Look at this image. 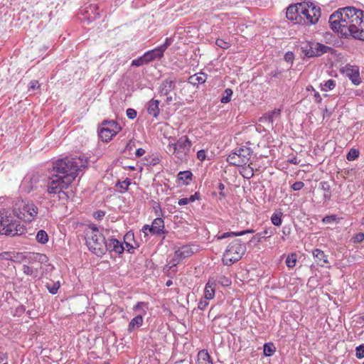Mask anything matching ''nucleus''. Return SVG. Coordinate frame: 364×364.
Returning <instances> with one entry per match:
<instances>
[{
    "label": "nucleus",
    "mask_w": 364,
    "mask_h": 364,
    "mask_svg": "<svg viewBox=\"0 0 364 364\" xmlns=\"http://www.w3.org/2000/svg\"><path fill=\"white\" fill-rule=\"evenodd\" d=\"M87 166V161L78 158H64L53 164L52 177L48 184V193H61L60 198L68 197L63 191L77 176L78 173Z\"/></svg>",
    "instance_id": "obj_1"
},
{
    "label": "nucleus",
    "mask_w": 364,
    "mask_h": 364,
    "mask_svg": "<svg viewBox=\"0 0 364 364\" xmlns=\"http://www.w3.org/2000/svg\"><path fill=\"white\" fill-rule=\"evenodd\" d=\"M331 28L343 36L364 41V11L355 7H344L329 18Z\"/></svg>",
    "instance_id": "obj_2"
},
{
    "label": "nucleus",
    "mask_w": 364,
    "mask_h": 364,
    "mask_svg": "<svg viewBox=\"0 0 364 364\" xmlns=\"http://www.w3.org/2000/svg\"><path fill=\"white\" fill-rule=\"evenodd\" d=\"M16 218L9 210H0V234L14 237L24 233L23 225Z\"/></svg>",
    "instance_id": "obj_3"
},
{
    "label": "nucleus",
    "mask_w": 364,
    "mask_h": 364,
    "mask_svg": "<svg viewBox=\"0 0 364 364\" xmlns=\"http://www.w3.org/2000/svg\"><path fill=\"white\" fill-rule=\"evenodd\" d=\"M11 210L18 219L27 223L34 220L38 213V208L33 201L21 198L13 201Z\"/></svg>",
    "instance_id": "obj_4"
},
{
    "label": "nucleus",
    "mask_w": 364,
    "mask_h": 364,
    "mask_svg": "<svg viewBox=\"0 0 364 364\" xmlns=\"http://www.w3.org/2000/svg\"><path fill=\"white\" fill-rule=\"evenodd\" d=\"M86 245L97 256L107 252L105 235L95 225H90L85 230Z\"/></svg>",
    "instance_id": "obj_5"
},
{
    "label": "nucleus",
    "mask_w": 364,
    "mask_h": 364,
    "mask_svg": "<svg viewBox=\"0 0 364 364\" xmlns=\"http://www.w3.org/2000/svg\"><path fill=\"white\" fill-rule=\"evenodd\" d=\"M245 252V245L242 243L240 240H234L229 244L223 254V264L228 266L232 265L233 263L239 261Z\"/></svg>",
    "instance_id": "obj_6"
},
{
    "label": "nucleus",
    "mask_w": 364,
    "mask_h": 364,
    "mask_svg": "<svg viewBox=\"0 0 364 364\" xmlns=\"http://www.w3.org/2000/svg\"><path fill=\"white\" fill-rule=\"evenodd\" d=\"M300 14L302 22L300 24L314 25L318 23L321 17L320 7L311 1L300 2Z\"/></svg>",
    "instance_id": "obj_7"
},
{
    "label": "nucleus",
    "mask_w": 364,
    "mask_h": 364,
    "mask_svg": "<svg viewBox=\"0 0 364 364\" xmlns=\"http://www.w3.org/2000/svg\"><path fill=\"white\" fill-rule=\"evenodd\" d=\"M192 146L191 141L187 136L180 137L174 144H169L168 146V152L172 153L175 156L183 161L186 160L187 155Z\"/></svg>",
    "instance_id": "obj_8"
},
{
    "label": "nucleus",
    "mask_w": 364,
    "mask_h": 364,
    "mask_svg": "<svg viewBox=\"0 0 364 364\" xmlns=\"http://www.w3.org/2000/svg\"><path fill=\"white\" fill-rule=\"evenodd\" d=\"M252 154V150L250 147L242 146L229 154L227 161L236 166H242L249 162Z\"/></svg>",
    "instance_id": "obj_9"
},
{
    "label": "nucleus",
    "mask_w": 364,
    "mask_h": 364,
    "mask_svg": "<svg viewBox=\"0 0 364 364\" xmlns=\"http://www.w3.org/2000/svg\"><path fill=\"white\" fill-rule=\"evenodd\" d=\"M120 129V127L116 122L105 120L102 123L99 136L103 141L107 142L119 132Z\"/></svg>",
    "instance_id": "obj_10"
},
{
    "label": "nucleus",
    "mask_w": 364,
    "mask_h": 364,
    "mask_svg": "<svg viewBox=\"0 0 364 364\" xmlns=\"http://www.w3.org/2000/svg\"><path fill=\"white\" fill-rule=\"evenodd\" d=\"M176 87V79L174 77H168L160 83L158 90L161 95H168Z\"/></svg>",
    "instance_id": "obj_11"
},
{
    "label": "nucleus",
    "mask_w": 364,
    "mask_h": 364,
    "mask_svg": "<svg viewBox=\"0 0 364 364\" xmlns=\"http://www.w3.org/2000/svg\"><path fill=\"white\" fill-rule=\"evenodd\" d=\"M300 3L290 5L287 9V18L295 23H301L302 18L301 14H300Z\"/></svg>",
    "instance_id": "obj_12"
},
{
    "label": "nucleus",
    "mask_w": 364,
    "mask_h": 364,
    "mask_svg": "<svg viewBox=\"0 0 364 364\" xmlns=\"http://www.w3.org/2000/svg\"><path fill=\"white\" fill-rule=\"evenodd\" d=\"M314 43V42L310 41L302 42L300 43L298 49L301 50V53L304 55V57H316V53L314 51L315 48L313 46Z\"/></svg>",
    "instance_id": "obj_13"
},
{
    "label": "nucleus",
    "mask_w": 364,
    "mask_h": 364,
    "mask_svg": "<svg viewBox=\"0 0 364 364\" xmlns=\"http://www.w3.org/2000/svg\"><path fill=\"white\" fill-rule=\"evenodd\" d=\"M312 254L318 265L321 267H330L328 255H326L323 250L315 249L313 250Z\"/></svg>",
    "instance_id": "obj_14"
},
{
    "label": "nucleus",
    "mask_w": 364,
    "mask_h": 364,
    "mask_svg": "<svg viewBox=\"0 0 364 364\" xmlns=\"http://www.w3.org/2000/svg\"><path fill=\"white\" fill-rule=\"evenodd\" d=\"M107 251L114 252L117 254H122L124 250L123 245L117 239L111 238L106 240Z\"/></svg>",
    "instance_id": "obj_15"
},
{
    "label": "nucleus",
    "mask_w": 364,
    "mask_h": 364,
    "mask_svg": "<svg viewBox=\"0 0 364 364\" xmlns=\"http://www.w3.org/2000/svg\"><path fill=\"white\" fill-rule=\"evenodd\" d=\"M346 75L350 79L352 82L355 85H359L360 82V74L359 70L356 66L352 65H346Z\"/></svg>",
    "instance_id": "obj_16"
},
{
    "label": "nucleus",
    "mask_w": 364,
    "mask_h": 364,
    "mask_svg": "<svg viewBox=\"0 0 364 364\" xmlns=\"http://www.w3.org/2000/svg\"><path fill=\"white\" fill-rule=\"evenodd\" d=\"M149 232L155 235H161L164 233V221L161 218H156L154 220Z\"/></svg>",
    "instance_id": "obj_17"
},
{
    "label": "nucleus",
    "mask_w": 364,
    "mask_h": 364,
    "mask_svg": "<svg viewBox=\"0 0 364 364\" xmlns=\"http://www.w3.org/2000/svg\"><path fill=\"white\" fill-rule=\"evenodd\" d=\"M193 253V252L189 246H183L175 252L174 260L181 261L186 257L191 256Z\"/></svg>",
    "instance_id": "obj_18"
},
{
    "label": "nucleus",
    "mask_w": 364,
    "mask_h": 364,
    "mask_svg": "<svg viewBox=\"0 0 364 364\" xmlns=\"http://www.w3.org/2000/svg\"><path fill=\"white\" fill-rule=\"evenodd\" d=\"M227 325V316L220 315L218 316H215L213 319V328L214 331H218L224 328H225Z\"/></svg>",
    "instance_id": "obj_19"
},
{
    "label": "nucleus",
    "mask_w": 364,
    "mask_h": 364,
    "mask_svg": "<svg viewBox=\"0 0 364 364\" xmlns=\"http://www.w3.org/2000/svg\"><path fill=\"white\" fill-rule=\"evenodd\" d=\"M144 55L148 62L150 63L156 59H161L164 56V52L159 47H157L146 52Z\"/></svg>",
    "instance_id": "obj_20"
},
{
    "label": "nucleus",
    "mask_w": 364,
    "mask_h": 364,
    "mask_svg": "<svg viewBox=\"0 0 364 364\" xmlns=\"http://www.w3.org/2000/svg\"><path fill=\"white\" fill-rule=\"evenodd\" d=\"M159 101L152 99L147 104V112L150 115L157 117L159 114Z\"/></svg>",
    "instance_id": "obj_21"
},
{
    "label": "nucleus",
    "mask_w": 364,
    "mask_h": 364,
    "mask_svg": "<svg viewBox=\"0 0 364 364\" xmlns=\"http://www.w3.org/2000/svg\"><path fill=\"white\" fill-rule=\"evenodd\" d=\"M280 116V109H274L270 112L264 114L260 119L261 122H268L273 124L275 119L279 118Z\"/></svg>",
    "instance_id": "obj_22"
},
{
    "label": "nucleus",
    "mask_w": 364,
    "mask_h": 364,
    "mask_svg": "<svg viewBox=\"0 0 364 364\" xmlns=\"http://www.w3.org/2000/svg\"><path fill=\"white\" fill-rule=\"evenodd\" d=\"M198 364H213L211 357L206 350H200L198 353Z\"/></svg>",
    "instance_id": "obj_23"
},
{
    "label": "nucleus",
    "mask_w": 364,
    "mask_h": 364,
    "mask_svg": "<svg viewBox=\"0 0 364 364\" xmlns=\"http://www.w3.org/2000/svg\"><path fill=\"white\" fill-rule=\"evenodd\" d=\"M215 296L214 283L208 282L205 287L204 298L208 300L212 299Z\"/></svg>",
    "instance_id": "obj_24"
},
{
    "label": "nucleus",
    "mask_w": 364,
    "mask_h": 364,
    "mask_svg": "<svg viewBox=\"0 0 364 364\" xmlns=\"http://www.w3.org/2000/svg\"><path fill=\"white\" fill-rule=\"evenodd\" d=\"M273 234L274 232L271 228H267L263 232H259L253 236L252 240H255L258 242H260L262 238L266 239L270 237Z\"/></svg>",
    "instance_id": "obj_25"
},
{
    "label": "nucleus",
    "mask_w": 364,
    "mask_h": 364,
    "mask_svg": "<svg viewBox=\"0 0 364 364\" xmlns=\"http://www.w3.org/2000/svg\"><path fill=\"white\" fill-rule=\"evenodd\" d=\"M193 174L190 171H180L178 174V179L181 181L183 184H189L190 181L192 180Z\"/></svg>",
    "instance_id": "obj_26"
},
{
    "label": "nucleus",
    "mask_w": 364,
    "mask_h": 364,
    "mask_svg": "<svg viewBox=\"0 0 364 364\" xmlns=\"http://www.w3.org/2000/svg\"><path fill=\"white\" fill-rule=\"evenodd\" d=\"M19 255L18 253L4 252L0 253V259L1 260H11L14 262L18 261Z\"/></svg>",
    "instance_id": "obj_27"
},
{
    "label": "nucleus",
    "mask_w": 364,
    "mask_h": 364,
    "mask_svg": "<svg viewBox=\"0 0 364 364\" xmlns=\"http://www.w3.org/2000/svg\"><path fill=\"white\" fill-rule=\"evenodd\" d=\"M313 46L315 48L314 51L316 53V57L321 56L323 53H327V51L331 49L329 47H328L323 44L316 43V42H314Z\"/></svg>",
    "instance_id": "obj_28"
},
{
    "label": "nucleus",
    "mask_w": 364,
    "mask_h": 364,
    "mask_svg": "<svg viewBox=\"0 0 364 364\" xmlns=\"http://www.w3.org/2000/svg\"><path fill=\"white\" fill-rule=\"evenodd\" d=\"M321 188L323 191V198L325 200H330L331 197V186L326 181H322L320 183Z\"/></svg>",
    "instance_id": "obj_29"
},
{
    "label": "nucleus",
    "mask_w": 364,
    "mask_h": 364,
    "mask_svg": "<svg viewBox=\"0 0 364 364\" xmlns=\"http://www.w3.org/2000/svg\"><path fill=\"white\" fill-rule=\"evenodd\" d=\"M240 173L244 178L250 179L254 176V169L250 165H245L242 166Z\"/></svg>",
    "instance_id": "obj_30"
},
{
    "label": "nucleus",
    "mask_w": 364,
    "mask_h": 364,
    "mask_svg": "<svg viewBox=\"0 0 364 364\" xmlns=\"http://www.w3.org/2000/svg\"><path fill=\"white\" fill-rule=\"evenodd\" d=\"M207 76L205 74L201 73L199 75H194L190 77V82L193 84H200L203 83L206 81Z\"/></svg>",
    "instance_id": "obj_31"
},
{
    "label": "nucleus",
    "mask_w": 364,
    "mask_h": 364,
    "mask_svg": "<svg viewBox=\"0 0 364 364\" xmlns=\"http://www.w3.org/2000/svg\"><path fill=\"white\" fill-rule=\"evenodd\" d=\"M143 318L141 314H139L136 316L134 318L132 319L129 324V329L131 330L134 327H139L142 325Z\"/></svg>",
    "instance_id": "obj_32"
},
{
    "label": "nucleus",
    "mask_w": 364,
    "mask_h": 364,
    "mask_svg": "<svg viewBox=\"0 0 364 364\" xmlns=\"http://www.w3.org/2000/svg\"><path fill=\"white\" fill-rule=\"evenodd\" d=\"M36 238V240L41 244H46L48 241V235L43 230H41L37 232Z\"/></svg>",
    "instance_id": "obj_33"
},
{
    "label": "nucleus",
    "mask_w": 364,
    "mask_h": 364,
    "mask_svg": "<svg viewBox=\"0 0 364 364\" xmlns=\"http://www.w3.org/2000/svg\"><path fill=\"white\" fill-rule=\"evenodd\" d=\"M264 354L266 356H270L272 355L276 350V348L274 347V344L272 343H265L264 345Z\"/></svg>",
    "instance_id": "obj_34"
},
{
    "label": "nucleus",
    "mask_w": 364,
    "mask_h": 364,
    "mask_svg": "<svg viewBox=\"0 0 364 364\" xmlns=\"http://www.w3.org/2000/svg\"><path fill=\"white\" fill-rule=\"evenodd\" d=\"M148 63L149 62L144 54L142 56L138 58L137 59L133 60L132 62V65L139 67Z\"/></svg>",
    "instance_id": "obj_35"
},
{
    "label": "nucleus",
    "mask_w": 364,
    "mask_h": 364,
    "mask_svg": "<svg viewBox=\"0 0 364 364\" xmlns=\"http://www.w3.org/2000/svg\"><path fill=\"white\" fill-rule=\"evenodd\" d=\"M282 213H274L271 217L272 223L276 226H280L282 223Z\"/></svg>",
    "instance_id": "obj_36"
},
{
    "label": "nucleus",
    "mask_w": 364,
    "mask_h": 364,
    "mask_svg": "<svg viewBox=\"0 0 364 364\" xmlns=\"http://www.w3.org/2000/svg\"><path fill=\"white\" fill-rule=\"evenodd\" d=\"M286 264L288 267L292 268L296 265V254H291L289 255L286 259Z\"/></svg>",
    "instance_id": "obj_37"
},
{
    "label": "nucleus",
    "mask_w": 364,
    "mask_h": 364,
    "mask_svg": "<svg viewBox=\"0 0 364 364\" xmlns=\"http://www.w3.org/2000/svg\"><path fill=\"white\" fill-rule=\"evenodd\" d=\"M225 95H223L220 100L222 103H228L230 101L231 96L232 95V90L230 88H227L225 90Z\"/></svg>",
    "instance_id": "obj_38"
},
{
    "label": "nucleus",
    "mask_w": 364,
    "mask_h": 364,
    "mask_svg": "<svg viewBox=\"0 0 364 364\" xmlns=\"http://www.w3.org/2000/svg\"><path fill=\"white\" fill-rule=\"evenodd\" d=\"M359 156V151L356 149H351L347 154V159L348 161H353L356 159Z\"/></svg>",
    "instance_id": "obj_39"
},
{
    "label": "nucleus",
    "mask_w": 364,
    "mask_h": 364,
    "mask_svg": "<svg viewBox=\"0 0 364 364\" xmlns=\"http://www.w3.org/2000/svg\"><path fill=\"white\" fill-rule=\"evenodd\" d=\"M336 87V81L333 80H328L326 82H325L323 87H322V90L323 91H326L328 90H333Z\"/></svg>",
    "instance_id": "obj_40"
},
{
    "label": "nucleus",
    "mask_w": 364,
    "mask_h": 364,
    "mask_svg": "<svg viewBox=\"0 0 364 364\" xmlns=\"http://www.w3.org/2000/svg\"><path fill=\"white\" fill-rule=\"evenodd\" d=\"M131 184V181L129 178L125 179L122 182L119 183L117 186H119L123 191L128 189L129 186Z\"/></svg>",
    "instance_id": "obj_41"
},
{
    "label": "nucleus",
    "mask_w": 364,
    "mask_h": 364,
    "mask_svg": "<svg viewBox=\"0 0 364 364\" xmlns=\"http://www.w3.org/2000/svg\"><path fill=\"white\" fill-rule=\"evenodd\" d=\"M144 307L146 308V304L144 302H138L134 309L136 311H139L141 314H145L146 309Z\"/></svg>",
    "instance_id": "obj_42"
},
{
    "label": "nucleus",
    "mask_w": 364,
    "mask_h": 364,
    "mask_svg": "<svg viewBox=\"0 0 364 364\" xmlns=\"http://www.w3.org/2000/svg\"><path fill=\"white\" fill-rule=\"evenodd\" d=\"M215 44L223 48V49H228L229 48V43L226 41H225L223 39H220V38H218L215 41Z\"/></svg>",
    "instance_id": "obj_43"
},
{
    "label": "nucleus",
    "mask_w": 364,
    "mask_h": 364,
    "mask_svg": "<svg viewBox=\"0 0 364 364\" xmlns=\"http://www.w3.org/2000/svg\"><path fill=\"white\" fill-rule=\"evenodd\" d=\"M355 351L356 357L359 359L363 358L364 357V345L356 347Z\"/></svg>",
    "instance_id": "obj_44"
},
{
    "label": "nucleus",
    "mask_w": 364,
    "mask_h": 364,
    "mask_svg": "<svg viewBox=\"0 0 364 364\" xmlns=\"http://www.w3.org/2000/svg\"><path fill=\"white\" fill-rule=\"evenodd\" d=\"M364 240V233L359 232L356 234L353 238L352 240L354 243H360L363 242Z\"/></svg>",
    "instance_id": "obj_45"
},
{
    "label": "nucleus",
    "mask_w": 364,
    "mask_h": 364,
    "mask_svg": "<svg viewBox=\"0 0 364 364\" xmlns=\"http://www.w3.org/2000/svg\"><path fill=\"white\" fill-rule=\"evenodd\" d=\"M173 42V39L171 38H166L164 43L159 46L164 53V51L167 49V48L171 45Z\"/></svg>",
    "instance_id": "obj_46"
},
{
    "label": "nucleus",
    "mask_w": 364,
    "mask_h": 364,
    "mask_svg": "<svg viewBox=\"0 0 364 364\" xmlns=\"http://www.w3.org/2000/svg\"><path fill=\"white\" fill-rule=\"evenodd\" d=\"M40 88V84L37 80H31L28 85V90H35Z\"/></svg>",
    "instance_id": "obj_47"
},
{
    "label": "nucleus",
    "mask_w": 364,
    "mask_h": 364,
    "mask_svg": "<svg viewBox=\"0 0 364 364\" xmlns=\"http://www.w3.org/2000/svg\"><path fill=\"white\" fill-rule=\"evenodd\" d=\"M230 236H238V233H237V232H225L223 235H221L220 236H218L217 238H218V240H222V239H224V238L229 237Z\"/></svg>",
    "instance_id": "obj_48"
},
{
    "label": "nucleus",
    "mask_w": 364,
    "mask_h": 364,
    "mask_svg": "<svg viewBox=\"0 0 364 364\" xmlns=\"http://www.w3.org/2000/svg\"><path fill=\"white\" fill-rule=\"evenodd\" d=\"M126 112H127V117L131 119H134V118H136V114H137L136 111L132 108L127 109Z\"/></svg>",
    "instance_id": "obj_49"
},
{
    "label": "nucleus",
    "mask_w": 364,
    "mask_h": 364,
    "mask_svg": "<svg viewBox=\"0 0 364 364\" xmlns=\"http://www.w3.org/2000/svg\"><path fill=\"white\" fill-rule=\"evenodd\" d=\"M208 299H202L198 304V308L200 310H204L208 305Z\"/></svg>",
    "instance_id": "obj_50"
},
{
    "label": "nucleus",
    "mask_w": 364,
    "mask_h": 364,
    "mask_svg": "<svg viewBox=\"0 0 364 364\" xmlns=\"http://www.w3.org/2000/svg\"><path fill=\"white\" fill-rule=\"evenodd\" d=\"M22 271L27 275H33L34 273L33 268L26 264L23 265Z\"/></svg>",
    "instance_id": "obj_51"
},
{
    "label": "nucleus",
    "mask_w": 364,
    "mask_h": 364,
    "mask_svg": "<svg viewBox=\"0 0 364 364\" xmlns=\"http://www.w3.org/2000/svg\"><path fill=\"white\" fill-rule=\"evenodd\" d=\"M304 186V183L302 181H296L292 184L291 188L294 191H299Z\"/></svg>",
    "instance_id": "obj_52"
},
{
    "label": "nucleus",
    "mask_w": 364,
    "mask_h": 364,
    "mask_svg": "<svg viewBox=\"0 0 364 364\" xmlns=\"http://www.w3.org/2000/svg\"><path fill=\"white\" fill-rule=\"evenodd\" d=\"M206 155L205 151L203 149L198 151L197 152V158L200 161H204L205 159Z\"/></svg>",
    "instance_id": "obj_53"
},
{
    "label": "nucleus",
    "mask_w": 364,
    "mask_h": 364,
    "mask_svg": "<svg viewBox=\"0 0 364 364\" xmlns=\"http://www.w3.org/2000/svg\"><path fill=\"white\" fill-rule=\"evenodd\" d=\"M47 287L50 291V293L55 294L57 293L58 289H59V285H57L56 284H53L52 287H49V284H47Z\"/></svg>",
    "instance_id": "obj_54"
},
{
    "label": "nucleus",
    "mask_w": 364,
    "mask_h": 364,
    "mask_svg": "<svg viewBox=\"0 0 364 364\" xmlns=\"http://www.w3.org/2000/svg\"><path fill=\"white\" fill-rule=\"evenodd\" d=\"M336 219V215L326 216L323 218V221L326 223H331Z\"/></svg>",
    "instance_id": "obj_55"
},
{
    "label": "nucleus",
    "mask_w": 364,
    "mask_h": 364,
    "mask_svg": "<svg viewBox=\"0 0 364 364\" xmlns=\"http://www.w3.org/2000/svg\"><path fill=\"white\" fill-rule=\"evenodd\" d=\"M284 59L287 62H292L294 59V54L291 52H287L284 55Z\"/></svg>",
    "instance_id": "obj_56"
},
{
    "label": "nucleus",
    "mask_w": 364,
    "mask_h": 364,
    "mask_svg": "<svg viewBox=\"0 0 364 364\" xmlns=\"http://www.w3.org/2000/svg\"><path fill=\"white\" fill-rule=\"evenodd\" d=\"M188 203H189V201H188V198H183L179 199L178 204L179 205H187Z\"/></svg>",
    "instance_id": "obj_57"
},
{
    "label": "nucleus",
    "mask_w": 364,
    "mask_h": 364,
    "mask_svg": "<svg viewBox=\"0 0 364 364\" xmlns=\"http://www.w3.org/2000/svg\"><path fill=\"white\" fill-rule=\"evenodd\" d=\"M255 231L253 229L246 230L240 232H237L238 236H241L247 233H254Z\"/></svg>",
    "instance_id": "obj_58"
},
{
    "label": "nucleus",
    "mask_w": 364,
    "mask_h": 364,
    "mask_svg": "<svg viewBox=\"0 0 364 364\" xmlns=\"http://www.w3.org/2000/svg\"><path fill=\"white\" fill-rule=\"evenodd\" d=\"M144 153H145V150L142 148H139V149H136L135 154L137 157H139V156H143L144 154Z\"/></svg>",
    "instance_id": "obj_59"
},
{
    "label": "nucleus",
    "mask_w": 364,
    "mask_h": 364,
    "mask_svg": "<svg viewBox=\"0 0 364 364\" xmlns=\"http://www.w3.org/2000/svg\"><path fill=\"white\" fill-rule=\"evenodd\" d=\"M314 97H315V101L318 103L321 102V97L319 95V93L318 92H315L314 93Z\"/></svg>",
    "instance_id": "obj_60"
},
{
    "label": "nucleus",
    "mask_w": 364,
    "mask_h": 364,
    "mask_svg": "<svg viewBox=\"0 0 364 364\" xmlns=\"http://www.w3.org/2000/svg\"><path fill=\"white\" fill-rule=\"evenodd\" d=\"M188 198L189 203L190 202H193V201H195L196 198H198V193H196L194 195L191 196V197Z\"/></svg>",
    "instance_id": "obj_61"
},
{
    "label": "nucleus",
    "mask_w": 364,
    "mask_h": 364,
    "mask_svg": "<svg viewBox=\"0 0 364 364\" xmlns=\"http://www.w3.org/2000/svg\"><path fill=\"white\" fill-rule=\"evenodd\" d=\"M104 215H105V212H103V211H99L96 214H95V217L97 218H101L104 217Z\"/></svg>",
    "instance_id": "obj_62"
},
{
    "label": "nucleus",
    "mask_w": 364,
    "mask_h": 364,
    "mask_svg": "<svg viewBox=\"0 0 364 364\" xmlns=\"http://www.w3.org/2000/svg\"><path fill=\"white\" fill-rule=\"evenodd\" d=\"M282 232L284 235H287L290 233V229L288 228H283Z\"/></svg>",
    "instance_id": "obj_63"
},
{
    "label": "nucleus",
    "mask_w": 364,
    "mask_h": 364,
    "mask_svg": "<svg viewBox=\"0 0 364 364\" xmlns=\"http://www.w3.org/2000/svg\"><path fill=\"white\" fill-rule=\"evenodd\" d=\"M159 162V158H154L152 159V161L150 163V165L154 166Z\"/></svg>",
    "instance_id": "obj_64"
}]
</instances>
